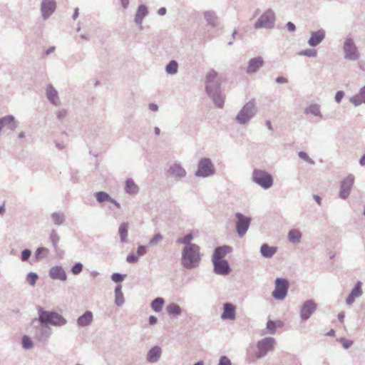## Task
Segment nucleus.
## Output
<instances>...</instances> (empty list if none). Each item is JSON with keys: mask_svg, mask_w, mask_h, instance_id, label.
<instances>
[{"mask_svg": "<svg viewBox=\"0 0 365 365\" xmlns=\"http://www.w3.org/2000/svg\"><path fill=\"white\" fill-rule=\"evenodd\" d=\"M149 109L152 111H158L159 109V106L154 103H151L148 105Z\"/></svg>", "mask_w": 365, "mask_h": 365, "instance_id": "63", "label": "nucleus"}, {"mask_svg": "<svg viewBox=\"0 0 365 365\" xmlns=\"http://www.w3.org/2000/svg\"><path fill=\"white\" fill-rule=\"evenodd\" d=\"M232 247L229 245L218 246L215 248L212 255V260H225L226 255L230 253Z\"/></svg>", "mask_w": 365, "mask_h": 365, "instance_id": "22", "label": "nucleus"}, {"mask_svg": "<svg viewBox=\"0 0 365 365\" xmlns=\"http://www.w3.org/2000/svg\"><path fill=\"white\" fill-rule=\"evenodd\" d=\"M178 61L172 60L165 66V72L169 75H175L178 71Z\"/></svg>", "mask_w": 365, "mask_h": 365, "instance_id": "39", "label": "nucleus"}, {"mask_svg": "<svg viewBox=\"0 0 365 365\" xmlns=\"http://www.w3.org/2000/svg\"><path fill=\"white\" fill-rule=\"evenodd\" d=\"M202 259L199 245L184 247L182 250V265L187 269L197 268Z\"/></svg>", "mask_w": 365, "mask_h": 365, "instance_id": "2", "label": "nucleus"}, {"mask_svg": "<svg viewBox=\"0 0 365 365\" xmlns=\"http://www.w3.org/2000/svg\"><path fill=\"white\" fill-rule=\"evenodd\" d=\"M236 315V308L233 304L226 302L223 305V312L221 314V319L234 320Z\"/></svg>", "mask_w": 365, "mask_h": 365, "instance_id": "26", "label": "nucleus"}, {"mask_svg": "<svg viewBox=\"0 0 365 365\" xmlns=\"http://www.w3.org/2000/svg\"><path fill=\"white\" fill-rule=\"evenodd\" d=\"M83 264L81 262H77L71 267V272L73 274L77 275L79 274L83 271Z\"/></svg>", "mask_w": 365, "mask_h": 365, "instance_id": "51", "label": "nucleus"}, {"mask_svg": "<svg viewBox=\"0 0 365 365\" xmlns=\"http://www.w3.org/2000/svg\"><path fill=\"white\" fill-rule=\"evenodd\" d=\"M55 145L58 150H62L66 148V146L63 143L55 142Z\"/></svg>", "mask_w": 365, "mask_h": 365, "instance_id": "64", "label": "nucleus"}, {"mask_svg": "<svg viewBox=\"0 0 365 365\" xmlns=\"http://www.w3.org/2000/svg\"><path fill=\"white\" fill-rule=\"evenodd\" d=\"M218 365H232V361L225 356H221Z\"/></svg>", "mask_w": 365, "mask_h": 365, "instance_id": "57", "label": "nucleus"}, {"mask_svg": "<svg viewBox=\"0 0 365 365\" xmlns=\"http://www.w3.org/2000/svg\"><path fill=\"white\" fill-rule=\"evenodd\" d=\"M48 276L53 279H59L61 282H66L67 274L61 266L56 265L49 269Z\"/></svg>", "mask_w": 365, "mask_h": 365, "instance_id": "18", "label": "nucleus"}, {"mask_svg": "<svg viewBox=\"0 0 365 365\" xmlns=\"http://www.w3.org/2000/svg\"><path fill=\"white\" fill-rule=\"evenodd\" d=\"M235 216L236 217V231L240 237H243L250 226L252 219L240 212L235 213Z\"/></svg>", "mask_w": 365, "mask_h": 365, "instance_id": "10", "label": "nucleus"}, {"mask_svg": "<svg viewBox=\"0 0 365 365\" xmlns=\"http://www.w3.org/2000/svg\"><path fill=\"white\" fill-rule=\"evenodd\" d=\"M46 97L53 106H59L61 103L58 97V91L51 83L47 84L46 86Z\"/></svg>", "mask_w": 365, "mask_h": 365, "instance_id": "17", "label": "nucleus"}, {"mask_svg": "<svg viewBox=\"0 0 365 365\" xmlns=\"http://www.w3.org/2000/svg\"><path fill=\"white\" fill-rule=\"evenodd\" d=\"M289 281L286 278L277 277L275 279V289L272 292V297L277 300L284 299L288 292Z\"/></svg>", "mask_w": 365, "mask_h": 365, "instance_id": "9", "label": "nucleus"}, {"mask_svg": "<svg viewBox=\"0 0 365 365\" xmlns=\"http://www.w3.org/2000/svg\"><path fill=\"white\" fill-rule=\"evenodd\" d=\"M344 91H338L336 95H335V101L337 103H340L342 101V99L344 98Z\"/></svg>", "mask_w": 365, "mask_h": 365, "instance_id": "58", "label": "nucleus"}, {"mask_svg": "<svg viewBox=\"0 0 365 365\" xmlns=\"http://www.w3.org/2000/svg\"><path fill=\"white\" fill-rule=\"evenodd\" d=\"M56 3L55 0H42L41 4V12L44 21L50 17L56 11Z\"/></svg>", "mask_w": 365, "mask_h": 365, "instance_id": "14", "label": "nucleus"}, {"mask_svg": "<svg viewBox=\"0 0 365 365\" xmlns=\"http://www.w3.org/2000/svg\"><path fill=\"white\" fill-rule=\"evenodd\" d=\"M213 264V272L220 275H228L232 269L227 260H212Z\"/></svg>", "mask_w": 365, "mask_h": 365, "instance_id": "15", "label": "nucleus"}, {"mask_svg": "<svg viewBox=\"0 0 365 365\" xmlns=\"http://www.w3.org/2000/svg\"><path fill=\"white\" fill-rule=\"evenodd\" d=\"M148 322L150 325H154L158 322V318L155 316H150Z\"/></svg>", "mask_w": 365, "mask_h": 365, "instance_id": "62", "label": "nucleus"}, {"mask_svg": "<svg viewBox=\"0 0 365 365\" xmlns=\"http://www.w3.org/2000/svg\"><path fill=\"white\" fill-rule=\"evenodd\" d=\"M38 279V275L35 272H29L26 275V281L31 286H34L36 283L37 279Z\"/></svg>", "mask_w": 365, "mask_h": 365, "instance_id": "48", "label": "nucleus"}, {"mask_svg": "<svg viewBox=\"0 0 365 365\" xmlns=\"http://www.w3.org/2000/svg\"><path fill=\"white\" fill-rule=\"evenodd\" d=\"M56 118H58V120H63L67 116L68 111L66 109L62 108V109L58 110L56 112Z\"/></svg>", "mask_w": 365, "mask_h": 365, "instance_id": "54", "label": "nucleus"}, {"mask_svg": "<svg viewBox=\"0 0 365 365\" xmlns=\"http://www.w3.org/2000/svg\"><path fill=\"white\" fill-rule=\"evenodd\" d=\"M215 174V168L211 159L207 157L202 158L197 163L195 175L198 178H209Z\"/></svg>", "mask_w": 365, "mask_h": 365, "instance_id": "5", "label": "nucleus"}, {"mask_svg": "<svg viewBox=\"0 0 365 365\" xmlns=\"http://www.w3.org/2000/svg\"><path fill=\"white\" fill-rule=\"evenodd\" d=\"M168 174L176 180H180L184 178L187 172L180 163H174L168 170Z\"/></svg>", "mask_w": 365, "mask_h": 365, "instance_id": "16", "label": "nucleus"}, {"mask_svg": "<svg viewBox=\"0 0 365 365\" xmlns=\"http://www.w3.org/2000/svg\"><path fill=\"white\" fill-rule=\"evenodd\" d=\"M204 16L207 20V24L211 27L215 28L217 25V17L214 11H207L204 14Z\"/></svg>", "mask_w": 365, "mask_h": 365, "instance_id": "35", "label": "nucleus"}, {"mask_svg": "<svg viewBox=\"0 0 365 365\" xmlns=\"http://www.w3.org/2000/svg\"><path fill=\"white\" fill-rule=\"evenodd\" d=\"M164 303L165 300L163 298L156 297L152 301L150 307L155 312H160Z\"/></svg>", "mask_w": 365, "mask_h": 365, "instance_id": "42", "label": "nucleus"}, {"mask_svg": "<svg viewBox=\"0 0 365 365\" xmlns=\"http://www.w3.org/2000/svg\"><path fill=\"white\" fill-rule=\"evenodd\" d=\"M38 317L37 320L41 324L51 325L53 312L46 311L41 307L37 308Z\"/></svg>", "mask_w": 365, "mask_h": 365, "instance_id": "24", "label": "nucleus"}, {"mask_svg": "<svg viewBox=\"0 0 365 365\" xmlns=\"http://www.w3.org/2000/svg\"><path fill=\"white\" fill-rule=\"evenodd\" d=\"M93 321V314L91 311H86L77 319L76 322L79 327H87L91 325Z\"/></svg>", "mask_w": 365, "mask_h": 365, "instance_id": "30", "label": "nucleus"}, {"mask_svg": "<svg viewBox=\"0 0 365 365\" xmlns=\"http://www.w3.org/2000/svg\"><path fill=\"white\" fill-rule=\"evenodd\" d=\"M276 340L273 337H265L259 340L257 343V351L256 352V357L261 359L267 356L269 351L274 349Z\"/></svg>", "mask_w": 365, "mask_h": 365, "instance_id": "7", "label": "nucleus"}, {"mask_svg": "<svg viewBox=\"0 0 365 365\" xmlns=\"http://www.w3.org/2000/svg\"><path fill=\"white\" fill-rule=\"evenodd\" d=\"M49 240L52 245L54 251L57 252L58 247V244L60 242V237L55 230H52L49 235Z\"/></svg>", "mask_w": 365, "mask_h": 365, "instance_id": "41", "label": "nucleus"}, {"mask_svg": "<svg viewBox=\"0 0 365 365\" xmlns=\"http://www.w3.org/2000/svg\"><path fill=\"white\" fill-rule=\"evenodd\" d=\"M52 317H53V319H52L51 325L61 327V326L66 325L68 322V321L66 318H64L61 314H60L56 312H53Z\"/></svg>", "mask_w": 365, "mask_h": 365, "instance_id": "37", "label": "nucleus"}, {"mask_svg": "<svg viewBox=\"0 0 365 365\" xmlns=\"http://www.w3.org/2000/svg\"><path fill=\"white\" fill-rule=\"evenodd\" d=\"M49 253L48 248L45 247H38L34 254V259L36 262L42 260V259H46Z\"/></svg>", "mask_w": 365, "mask_h": 365, "instance_id": "36", "label": "nucleus"}, {"mask_svg": "<svg viewBox=\"0 0 365 365\" xmlns=\"http://www.w3.org/2000/svg\"><path fill=\"white\" fill-rule=\"evenodd\" d=\"M146 252V247L144 245H140L138 246V248H137V255L138 256L144 255Z\"/></svg>", "mask_w": 365, "mask_h": 365, "instance_id": "59", "label": "nucleus"}, {"mask_svg": "<svg viewBox=\"0 0 365 365\" xmlns=\"http://www.w3.org/2000/svg\"><path fill=\"white\" fill-rule=\"evenodd\" d=\"M125 277V274H122L118 272H114L112 274L111 279L115 282V283H120Z\"/></svg>", "mask_w": 365, "mask_h": 365, "instance_id": "53", "label": "nucleus"}, {"mask_svg": "<svg viewBox=\"0 0 365 365\" xmlns=\"http://www.w3.org/2000/svg\"><path fill=\"white\" fill-rule=\"evenodd\" d=\"M302 234L300 230L297 229H292L288 232V240L292 243L300 242Z\"/></svg>", "mask_w": 365, "mask_h": 365, "instance_id": "38", "label": "nucleus"}, {"mask_svg": "<svg viewBox=\"0 0 365 365\" xmlns=\"http://www.w3.org/2000/svg\"><path fill=\"white\" fill-rule=\"evenodd\" d=\"M286 27L290 32H294L297 30L296 26L292 22H288L286 24Z\"/></svg>", "mask_w": 365, "mask_h": 365, "instance_id": "60", "label": "nucleus"}, {"mask_svg": "<svg viewBox=\"0 0 365 365\" xmlns=\"http://www.w3.org/2000/svg\"><path fill=\"white\" fill-rule=\"evenodd\" d=\"M258 111L255 99L246 103L238 111L235 121L240 125H246L251 121Z\"/></svg>", "mask_w": 365, "mask_h": 365, "instance_id": "3", "label": "nucleus"}, {"mask_svg": "<svg viewBox=\"0 0 365 365\" xmlns=\"http://www.w3.org/2000/svg\"><path fill=\"white\" fill-rule=\"evenodd\" d=\"M304 113L305 114H312L317 118H322L323 114L322 113L321 106L317 103H312L304 108Z\"/></svg>", "mask_w": 365, "mask_h": 365, "instance_id": "32", "label": "nucleus"}, {"mask_svg": "<svg viewBox=\"0 0 365 365\" xmlns=\"http://www.w3.org/2000/svg\"><path fill=\"white\" fill-rule=\"evenodd\" d=\"M163 236L158 232L155 234L149 241V245L151 246L157 245L159 242L162 241Z\"/></svg>", "mask_w": 365, "mask_h": 365, "instance_id": "52", "label": "nucleus"}, {"mask_svg": "<svg viewBox=\"0 0 365 365\" xmlns=\"http://www.w3.org/2000/svg\"><path fill=\"white\" fill-rule=\"evenodd\" d=\"M349 102L354 106H359L365 104V86H362L359 92L349 98Z\"/></svg>", "mask_w": 365, "mask_h": 365, "instance_id": "28", "label": "nucleus"}, {"mask_svg": "<svg viewBox=\"0 0 365 365\" xmlns=\"http://www.w3.org/2000/svg\"><path fill=\"white\" fill-rule=\"evenodd\" d=\"M267 333L269 334H274L276 333V322L269 319L266 324Z\"/></svg>", "mask_w": 365, "mask_h": 365, "instance_id": "47", "label": "nucleus"}, {"mask_svg": "<svg viewBox=\"0 0 365 365\" xmlns=\"http://www.w3.org/2000/svg\"><path fill=\"white\" fill-rule=\"evenodd\" d=\"M344 58L349 61H357L359 58V53L354 39L351 37L346 38L344 41Z\"/></svg>", "mask_w": 365, "mask_h": 365, "instance_id": "8", "label": "nucleus"}, {"mask_svg": "<svg viewBox=\"0 0 365 365\" xmlns=\"http://www.w3.org/2000/svg\"><path fill=\"white\" fill-rule=\"evenodd\" d=\"M354 182V176L352 174H349L346 178L343 179L341 183L339 197L341 199H346L350 194L351 187Z\"/></svg>", "mask_w": 365, "mask_h": 365, "instance_id": "13", "label": "nucleus"}, {"mask_svg": "<svg viewBox=\"0 0 365 365\" xmlns=\"http://www.w3.org/2000/svg\"><path fill=\"white\" fill-rule=\"evenodd\" d=\"M325 38V31L319 29L317 31H312L310 38L308 40V45L311 47H317L321 44Z\"/></svg>", "mask_w": 365, "mask_h": 365, "instance_id": "19", "label": "nucleus"}, {"mask_svg": "<svg viewBox=\"0 0 365 365\" xmlns=\"http://www.w3.org/2000/svg\"><path fill=\"white\" fill-rule=\"evenodd\" d=\"M4 127H6L11 130H14L18 127V123L16 122L14 115H4L0 118V133L1 129Z\"/></svg>", "mask_w": 365, "mask_h": 365, "instance_id": "23", "label": "nucleus"}, {"mask_svg": "<svg viewBox=\"0 0 365 365\" xmlns=\"http://www.w3.org/2000/svg\"><path fill=\"white\" fill-rule=\"evenodd\" d=\"M361 286L362 282L361 281H358L351 289V292L348 294L346 298V304L348 306H351L355 301L356 298L359 297L363 294Z\"/></svg>", "mask_w": 365, "mask_h": 365, "instance_id": "20", "label": "nucleus"}, {"mask_svg": "<svg viewBox=\"0 0 365 365\" xmlns=\"http://www.w3.org/2000/svg\"><path fill=\"white\" fill-rule=\"evenodd\" d=\"M51 217L53 223L56 225H61L66 221V216L63 213L53 212L51 214Z\"/></svg>", "mask_w": 365, "mask_h": 365, "instance_id": "43", "label": "nucleus"}, {"mask_svg": "<svg viewBox=\"0 0 365 365\" xmlns=\"http://www.w3.org/2000/svg\"><path fill=\"white\" fill-rule=\"evenodd\" d=\"M95 197L98 202H110L112 197L106 192H98L95 193Z\"/></svg>", "mask_w": 365, "mask_h": 365, "instance_id": "45", "label": "nucleus"}, {"mask_svg": "<svg viewBox=\"0 0 365 365\" xmlns=\"http://www.w3.org/2000/svg\"><path fill=\"white\" fill-rule=\"evenodd\" d=\"M298 156L302 159L303 160L306 161L307 163H309L310 165H315V161L312 160L309 156L307 155L306 152L304 151H299L298 153Z\"/></svg>", "mask_w": 365, "mask_h": 365, "instance_id": "50", "label": "nucleus"}, {"mask_svg": "<svg viewBox=\"0 0 365 365\" xmlns=\"http://www.w3.org/2000/svg\"><path fill=\"white\" fill-rule=\"evenodd\" d=\"M162 356V348L158 346H154L150 349L146 354V360L148 362L154 364L159 361Z\"/></svg>", "mask_w": 365, "mask_h": 365, "instance_id": "21", "label": "nucleus"}, {"mask_svg": "<svg viewBox=\"0 0 365 365\" xmlns=\"http://www.w3.org/2000/svg\"><path fill=\"white\" fill-rule=\"evenodd\" d=\"M21 345L24 349H29L33 346V341L28 336H24L21 338Z\"/></svg>", "mask_w": 365, "mask_h": 365, "instance_id": "49", "label": "nucleus"}, {"mask_svg": "<svg viewBox=\"0 0 365 365\" xmlns=\"http://www.w3.org/2000/svg\"><path fill=\"white\" fill-rule=\"evenodd\" d=\"M139 260V256L134 253L129 254L126 257V261L130 264H135Z\"/></svg>", "mask_w": 365, "mask_h": 365, "instance_id": "55", "label": "nucleus"}, {"mask_svg": "<svg viewBox=\"0 0 365 365\" xmlns=\"http://www.w3.org/2000/svg\"><path fill=\"white\" fill-rule=\"evenodd\" d=\"M275 81L277 83H286L288 82L287 78L283 77V76H278L275 78Z\"/></svg>", "mask_w": 365, "mask_h": 365, "instance_id": "61", "label": "nucleus"}, {"mask_svg": "<svg viewBox=\"0 0 365 365\" xmlns=\"http://www.w3.org/2000/svg\"><path fill=\"white\" fill-rule=\"evenodd\" d=\"M121 288V285H117L115 289H114V294H115L114 302H115L116 306H122L125 302Z\"/></svg>", "mask_w": 365, "mask_h": 365, "instance_id": "40", "label": "nucleus"}, {"mask_svg": "<svg viewBox=\"0 0 365 365\" xmlns=\"http://www.w3.org/2000/svg\"><path fill=\"white\" fill-rule=\"evenodd\" d=\"M31 255V251L29 249H24L21 251V259L23 262H27Z\"/></svg>", "mask_w": 365, "mask_h": 365, "instance_id": "56", "label": "nucleus"}, {"mask_svg": "<svg viewBox=\"0 0 365 365\" xmlns=\"http://www.w3.org/2000/svg\"><path fill=\"white\" fill-rule=\"evenodd\" d=\"M166 312L169 315L179 316L182 314V309L178 304L172 302L167 305Z\"/></svg>", "mask_w": 365, "mask_h": 365, "instance_id": "34", "label": "nucleus"}, {"mask_svg": "<svg viewBox=\"0 0 365 365\" xmlns=\"http://www.w3.org/2000/svg\"><path fill=\"white\" fill-rule=\"evenodd\" d=\"M124 191L130 195H135L139 193V187L133 178H127L125 182Z\"/></svg>", "mask_w": 365, "mask_h": 365, "instance_id": "29", "label": "nucleus"}, {"mask_svg": "<svg viewBox=\"0 0 365 365\" xmlns=\"http://www.w3.org/2000/svg\"><path fill=\"white\" fill-rule=\"evenodd\" d=\"M148 14V9L147 6L144 4H140L137 8V12L135 16V23L140 28V29H143L142 23L143 19Z\"/></svg>", "mask_w": 365, "mask_h": 365, "instance_id": "27", "label": "nucleus"}, {"mask_svg": "<svg viewBox=\"0 0 365 365\" xmlns=\"http://www.w3.org/2000/svg\"><path fill=\"white\" fill-rule=\"evenodd\" d=\"M276 21L274 11L269 9L265 11L254 24L255 29H273Z\"/></svg>", "mask_w": 365, "mask_h": 365, "instance_id": "6", "label": "nucleus"}, {"mask_svg": "<svg viewBox=\"0 0 365 365\" xmlns=\"http://www.w3.org/2000/svg\"><path fill=\"white\" fill-rule=\"evenodd\" d=\"M264 64L263 58L261 56H257L251 58L247 68V73L252 74L256 73Z\"/></svg>", "mask_w": 365, "mask_h": 365, "instance_id": "25", "label": "nucleus"}, {"mask_svg": "<svg viewBox=\"0 0 365 365\" xmlns=\"http://www.w3.org/2000/svg\"><path fill=\"white\" fill-rule=\"evenodd\" d=\"M317 51L314 48L302 50L298 53V55L299 56H304L308 57H317Z\"/></svg>", "mask_w": 365, "mask_h": 365, "instance_id": "46", "label": "nucleus"}, {"mask_svg": "<svg viewBox=\"0 0 365 365\" xmlns=\"http://www.w3.org/2000/svg\"><path fill=\"white\" fill-rule=\"evenodd\" d=\"M317 303L313 299L306 300L301 308L299 316L302 320H307L317 310Z\"/></svg>", "mask_w": 365, "mask_h": 365, "instance_id": "12", "label": "nucleus"}, {"mask_svg": "<svg viewBox=\"0 0 365 365\" xmlns=\"http://www.w3.org/2000/svg\"><path fill=\"white\" fill-rule=\"evenodd\" d=\"M53 331L46 324H41L34 327V338L38 341L46 344L51 337Z\"/></svg>", "mask_w": 365, "mask_h": 365, "instance_id": "11", "label": "nucleus"}, {"mask_svg": "<svg viewBox=\"0 0 365 365\" xmlns=\"http://www.w3.org/2000/svg\"><path fill=\"white\" fill-rule=\"evenodd\" d=\"M205 92L217 107H223L225 96L221 90V80L214 70L208 71L205 76Z\"/></svg>", "mask_w": 365, "mask_h": 365, "instance_id": "1", "label": "nucleus"}, {"mask_svg": "<svg viewBox=\"0 0 365 365\" xmlns=\"http://www.w3.org/2000/svg\"><path fill=\"white\" fill-rule=\"evenodd\" d=\"M252 180L264 190L269 189L274 184L273 176L266 170L260 169L252 170Z\"/></svg>", "mask_w": 365, "mask_h": 365, "instance_id": "4", "label": "nucleus"}, {"mask_svg": "<svg viewBox=\"0 0 365 365\" xmlns=\"http://www.w3.org/2000/svg\"><path fill=\"white\" fill-rule=\"evenodd\" d=\"M128 222H122L118 227V235L120 237V242L122 243H128Z\"/></svg>", "mask_w": 365, "mask_h": 365, "instance_id": "33", "label": "nucleus"}, {"mask_svg": "<svg viewBox=\"0 0 365 365\" xmlns=\"http://www.w3.org/2000/svg\"><path fill=\"white\" fill-rule=\"evenodd\" d=\"M193 240V235L192 234H186L183 237L178 238L177 243L182 244L184 247H190V245H197L196 244L191 243Z\"/></svg>", "mask_w": 365, "mask_h": 365, "instance_id": "44", "label": "nucleus"}, {"mask_svg": "<svg viewBox=\"0 0 365 365\" xmlns=\"http://www.w3.org/2000/svg\"><path fill=\"white\" fill-rule=\"evenodd\" d=\"M260 254L266 259H271L277 252V247L269 246L264 243L260 247Z\"/></svg>", "mask_w": 365, "mask_h": 365, "instance_id": "31", "label": "nucleus"}]
</instances>
